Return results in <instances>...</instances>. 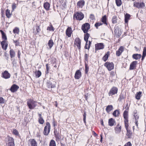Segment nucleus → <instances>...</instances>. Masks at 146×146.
Instances as JSON below:
<instances>
[{"instance_id":"nucleus-1","label":"nucleus","mask_w":146,"mask_h":146,"mask_svg":"<svg viewBox=\"0 0 146 146\" xmlns=\"http://www.w3.org/2000/svg\"><path fill=\"white\" fill-rule=\"evenodd\" d=\"M123 116L124 119V122L125 126L127 131V133L126 134L127 138H130L132 136V133L131 131L129 130L128 128L129 127L128 119V111L126 110H125L123 113Z\"/></svg>"},{"instance_id":"nucleus-2","label":"nucleus","mask_w":146,"mask_h":146,"mask_svg":"<svg viewBox=\"0 0 146 146\" xmlns=\"http://www.w3.org/2000/svg\"><path fill=\"white\" fill-rule=\"evenodd\" d=\"M29 108L31 110L34 109L37 106V102L31 99L28 100L27 102Z\"/></svg>"},{"instance_id":"nucleus-3","label":"nucleus","mask_w":146,"mask_h":146,"mask_svg":"<svg viewBox=\"0 0 146 146\" xmlns=\"http://www.w3.org/2000/svg\"><path fill=\"white\" fill-rule=\"evenodd\" d=\"M84 15L83 13L81 12H76L75 13L73 16V19L78 20L79 21L82 20L84 18Z\"/></svg>"},{"instance_id":"nucleus-4","label":"nucleus","mask_w":146,"mask_h":146,"mask_svg":"<svg viewBox=\"0 0 146 146\" xmlns=\"http://www.w3.org/2000/svg\"><path fill=\"white\" fill-rule=\"evenodd\" d=\"M50 129V123L47 122L46 123V126L44 127V130L43 132L44 134L45 135H47L49 133Z\"/></svg>"},{"instance_id":"nucleus-5","label":"nucleus","mask_w":146,"mask_h":146,"mask_svg":"<svg viewBox=\"0 0 146 146\" xmlns=\"http://www.w3.org/2000/svg\"><path fill=\"white\" fill-rule=\"evenodd\" d=\"M90 25L88 23H86L83 24L82 27V30L84 33L87 32L90 29Z\"/></svg>"},{"instance_id":"nucleus-6","label":"nucleus","mask_w":146,"mask_h":146,"mask_svg":"<svg viewBox=\"0 0 146 146\" xmlns=\"http://www.w3.org/2000/svg\"><path fill=\"white\" fill-rule=\"evenodd\" d=\"M104 65L109 71L111 70L114 68V65L113 62L110 63L107 62L105 63Z\"/></svg>"},{"instance_id":"nucleus-7","label":"nucleus","mask_w":146,"mask_h":146,"mask_svg":"<svg viewBox=\"0 0 146 146\" xmlns=\"http://www.w3.org/2000/svg\"><path fill=\"white\" fill-rule=\"evenodd\" d=\"M133 6L137 8H139L144 7L145 6L144 3H139L137 2H135L134 3Z\"/></svg>"},{"instance_id":"nucleus-8","label":"nucleus","mask_w":146,"mask_h":146,"mask_svg":"<svg viewBox=\"0 0 146 146\" xmlns=\"http://www.w3.org/2000/svg\"><path fill=\"white\" fill-rule=\"evenodd\" d=\"M19 88V86L15 84H13L11 87L10 90L11 92L14 93L16 92Z\"/></svg>"},{"instance_id":"nucleus-9","label":"nucleus","mask_w":146,"mask_h":146,"mask_svg":"<svg viewBox=\"0 0 146 146\" xmlns=\"http://www.w3.org/2000/svg\"><path fill=\"white\" fill-rule=\"evenodd\" d=\"M117 88L116 87H113L110 90L109 93V95L112 96L116 94L117 92Z\"/></svg>"},{"instance_id":"nucleus-10","label":"nucleus","mask_w":146,"mask_h":146,"mask_svg":"<svg viewBox=\"0 0 146 146\" xmlns=\"http://www.w3.org/2000/svg\"><path fill=\"white\" fill-rule=\"evenodd\" d=\"M95 50H96L102 49L104 48V45L103 43H99L95 44Z\"/></svg>"},{"instance_id":"nucleus-11","label":"nucleus","mask_w":146,"mask_h":146,"mask_svg":"<svg viewBox=\"0 0 146 146\" xmlns=\"http://www.w3.org/2000/svg\"><path fill=\"white\" fill-rule=\"evenodd\" d=\"M74 44L79 49L81 48V40L79 38H76L74 42Z\"/></svg>"},{"instance_id":"nucleus-12","label":"nucleus","mask_w":146,"mask_h":146,"mask_svg":"<svg viewBox=\"0 0 146 146\" xmlns=\"http://www.w3.org/2000/svg\"><path fill=\"white\" fill-rule=\"evenodd\" d=\"M82 76V73L80 70H77L75 72L74 78L76 79H78Z\"/></svg>"},{"instance_id":"nucleus-13","label":"nucleus","mask_w":146,"mask_h":146,"mask_svg":"<svg viewBox=\"0 0 146 146\" xmlns=\"http://www.w3.org/2000/svg\"><path fill=\"white\" fill-rule=\"evenodd\" d=\"M2 77L5 79L9 78L11 76L10 74L7 70L5 71L2 73Z\"/></svg>"},{"instance_id":"nucleus-14","label":"nucleus","mask_w":146,"mask_h":146,"mask_svg":"<svg viewBox=\"0 0 146 146\" xmlns=\"http://www.w3.org/2000/svg\"><path fill=\"white\" fill-rule=\"evenodd\" d=\"M2 48L6 50L8 46L7 42L5 40H3L1 42Z\"/></svg>"},{"instance_id":"nucleus-15","label":"nucleus","mask_w":146,"mask_h":146,"mask_svg":"<svg viewBox=\"0 0 146 146\" xmlns=\"http://www.w3.org/2000/svg\"><path fill=\"white\" fill-rule=\"evenodd\" d=\"M134 116L135 119V121L134 123H135V124L137 128H138V122L139 119V116L138 115L137 113H134Z\"/></svg>"},{"instance_id":"nucleus-16","label":"nucleus","mask_w":146,"mask_h":146,"mask_svg":"<svg viewBox=\"0 0 146 146\" xmlns=\"http://www.w3.org/2000/svg\"><path fill=\"white\" fill-rule=\"evenodd\" d=\"M137 63V61H136L133 62L131 64L130 66L129 70H132L135 69L136 67V64Z\"/></svg>"},{"instance_id":"nucleus-17","label":"nucleus","mask_w":146,"mask_h":146,"mask_svg":"<svg viewBox=\"0 0 146 146\" xmlns=\"http://www.w3.org/2000/svg\"><path fill=\"white\" fill-rule=\"evenodd\" d=\"M85 2L84 0H80L77 3V5L78 8H82L84 5Z\"/></svg>"},{"instance_id":"nucleus-18","label":"nucleus","mask_w":146,"mask_h":146,"mask_svg":"<svg viewBox=\"0 0 146 146\" xmlns=\"http://www.w3.org/2000/svg\"><path fill=\"white\" fill-rule=\"evenodd\" d=\"M123 51V47L122 46H121L118 50L116 51V55L118 56H119Z\"/></svg>"},{"instance_id":"nucleus-19","label":"nucleus","mask_w":146,"mask_h":146,"mask_svg":"<svg viewBox=\"0 0 146 146\" xmlns=\"http://www.w3.org/2000/svg\"><path fill=\"white\" fill-rule=\"evenodd\" d=\"M72 33V28L68 27L66 31V34L68 37H70Z\"/></svg>"},{"instance_id":"nucleus-20","label":"nucleus","mask_w":146,"mask_h":146,"mask_svg":"<svg viewBox=\"0 0 146 146\" xmlns=\"http://www.w3.org/2000/svg\"><path fill=\"white\" fill-rule=\"evenodd\" d=\"M43 6L46 11H48L50 9V4L48 2H46L44 4Z\"/></svg>"},{"instance_id":"nucleus-21","label":"nucleus","mask_w":146,"mask_h":146,"mask_svg":"<svg viewBox=\"0 0 146 146\" xmlns=\"http://www.w3.org/2000/svg\"><path fill=\"white\" fill-rule=\"evenodd\" d=\"M115 129L116 133H119L121 132V126H119V124H118L117 127H115Z\"/></svg>"},{"instance_id":"nucleus-22","label":"nucleus","mask_w":146,"mask_h":146,"mask_svg":"<svg viewBox=\"0 0 146 146\" xmlns=\"http://www.w3.org/2000/svg\"><path fill=\"white\" fill-rule=\"evenodd\" d=\"M115 123V120L112 118H111L109 119L108 121V124L109 125L111 126H113L114 125Z\"/></svg>"},{"instance_id":"nucleus-23","label":"nucleus","mask_w":146,"mask_h":146,"mask_svg":"<svg viewBox=\"0 0 146 146\" xmlns=\"http://www.w3.org/2000/svg\"><path fill=\"white\" fill-rule=\"evenodd\" d=\"M29 142L31 146H37V143L34 139H30Z\"/></svg>"},{"instance_id":"nucleus-24","label":"nucleus","mask_w":146,"mask_h":146,"mask_svg":"<svg viewBox=\"0 0 146 146\" xmlns=\"http://www.w3.org/2000/svg\"><path fill=\"white\" fill-rule=\"evenodd\" d=\"M141 56V54H134L132 56L133 58L135 60L140 59Z\"/></svg>"},{"instance_id":"nucleus-25","label":"nucleus","mask_w":146,"mask_h":146,"mask_svg":"<svg viewBox=\"0 0 146 146\" xmlns=\"http://www.w3.org/2000/svg\"><path fill=\"white\" fill-rule=\"evenodd\" d=\"M38 116L39 118H38V121L39 123L41 124H43L44 123V121L42 117L41 114H39Z\"/></svg>"},{"instance_id":"nucleus-26","label":"nucleus","mask_w":146,"mask_h":146,"mask_svg":"<svg viewBox=\"0 0 146 146\" xmlns=\"http://www.w3.org/2000/svg\"><path fill=\"white\" fill-rule=\"evenodd\" d=\"M113 106L111 105H109L107 106V107L106 110V111L108 113H110V111L113 110Z\"/></svg>"},{"instance_id":"nucleus-27","label":"nucleus","mask_w":146,"mask_h":146,"mask_svg":"<svg viewBox=\"0 0 146 146\" xmlns=\"http://www.w3.org/2000/svg\"><path fill=\"white\" fill-rule=\"evenodd\" d=\"M110 55V52L108 51L106 53L103 57L102 59L103 60L106 62L108 59L109 56Z\"/></svg>"},{"instance_id":"nucleus-28","label":"nucleus","mask_w":146,"mask_h":146,"mask_svg":"<svg viewBox=\"0 0 146 146\" xmlns=\"http://www.w3.org/2000/svg\"><path fill=\"white\" fill-rule=\"evenodd\" d=\"M54 133L55 137L56 138V140H59L60 138L59 136L58 133L57 132L56 130H55L54 131Z\"/></svg>"},{"instance_id":"nucleus-29","label":"nucleus","mask_w":146,"mask_h":146,"mask_svg":"<svg viewBox=\"0 0 146 146\" xmlns=\"http://www.w3.org/2000/svg\"><path fill=\"white\" fill-rule=\"evenodd\" d=\"M7 139V142H8V143L14 142V139L13 138L9 136H7L6 138Z\"/></svg>"},{"instance_id":"nucleus-30","label":"nucleus","mask_w":146,"mask_h":146,"mask_svg":"<svg viewBox=\"0 0 146 146\" xmlns=\"http://www.w3.org/2000/svg\"><path fill=\"white\" fill-rule=\"evenodd\" d=\"M47 86L48 88H54L55 87V85H52L50 82H48L46 83Z\"/></svg>"},{"instance_id":"nucleus-31","label":"nucleus","mask_w":146,"mask_h":146,"mask_svg":"<svg viewBox=\"0 0 146 146\" xmlns=\"http://www.w3.org/2000/svg\"><path fill=\"white\" fill-rule=\"evenodd\" d=\"M119 114L120 111L117 110H115L113 113V115L115 117L118 116Z\"/></svg>"},{"instance_id":"nucleus-32","label":"nucleus","mask_w":146,"mask_h":146,"mask_svg":"<svg viewBox=\"0 0 146 146\" xmlns=\"http://www.w3.org/2000/svg\"><path fill=\"white\" fill-rule=\"evenodd\" d=\"M142 92H138L137 93L136 95L135 96V98L137 100H139L140 98V97L141 96V94Z\"/></svg>"},{"instance_id":"nucleus-33","label":"nucleus","mask_w":146,"mask_h":146,"mask_svg":"<svg viewBox=\"0 0 146 146\" xmlns=\"http://www.w3.org/2000/svg\"><path fill=\"white\" fill-rule=\"evenodd\" d=\"M10 55L11 58H12L13 57H14L15 56V51L13 50V49H11L10 52Z\"/></svg>"},{"instance_id":"nucleus-34","label":"nucleus","mask_w":146,"mask_h":146,"mask_svg":"<svg viewBox=\"0 0 146 146\" xmlns=\"http://www.w3.org/2000/svg\"><path fill=\"white\" fill-rule=\"evenodd\" d=\"M86 34L84 35V40L86 42V43H88V39L90 36V35L87 33H86Z\"/></svg>"},{"instance_id":"nucleus-35","label":"nucleus","mask_w":146,"mask_h":146,"mask_svg":"<svg viewBox=\"0 0 146 146\" xmlns=\"http://www.w3.org/2000/svg\"><path fill=\"white\" fill-rule=\"evenodd\" d=\"M54 44L53 40L51 39L49 40L48 43V45L49 46L50 48H51Z\"/></svg>"},{"instance_id":"nucleus-36","label":"nucleus","mask_w":146,"mask_h":146,"mask_svg":"<svg viewBox=\"0 0 146 146\" xmlns=\"http://www.w3.org/2000/svg\"><path fill=\"white\" fill-rule=\"evenodd\" d=\"M0 32L2 34V39L6 41L7 40V38L5 33L2 30H1Z\"/></svg>"},{"instance_id":"nucleus-37","label":"nucleus","mask_w":146,"mask_h":146,"mask_svg":"<svg viewBox=\"0 0 146 146\" xmlns=\"http://www.w3.org/2000/svg\"><path fill=\"white\" fill-rule=\"evenodd\" d=\"M106 20H107V18L106 15H104V16H103L101 20V21L104 24H106V25H107V24L106 23Z\"/></svg>"},{"instance_id":"nucleus-38","label":"nucleus","mask_w":146,"mask_h":146,"mask_svg":"<svg viewBox=\"0 0 146 146\" xmlns=\"http://www.w3.org/2000/svg\"><path fill=\"white\" fill-rule=\"evenodd\" d=\"M35 76L36 78H38L41 75V73L40 70H38L35 72Z\"/></svg>"},{"instance_id":"nucleus-39","label":"nucleus","mask_w":146,"mask_h":146,"mask_svg":"<svg viewBox=\"0 0 146 146\" xmlns=\"http://www.w3.org/2000/svg\"><path fill=\"white\" fill-rule=\"evenodd\" d=\"M6 15L8 18H10L11 16V14L10 13V11L8 9H7L5 12Z\"/></svg>"},{"instance_id":"nucleus-40","label":"nucleus","mask_w":146,"mask_h":146,"mask_svg":"<svg viewBox=\"0 0 146 146\" xmlns=\"http://www.w3.org/2000/svg\"><path fill=\"white\" fill-rule=\"evenodd\" d=\"M130 17V15L128 14L127 13L125 15V23H127L128 22V20L129 19Z\"/></svg>"},{"instance_id":"nucleus-41","label":"nucleus","mask_w":146,"mask_h":146,"mask_svg":"<svg viewBox=\"0 0 146 146\" xmlns=\"http://www.w3.org/2000/svg\"><path fill=\"white\" fill-rule=\"evenodd\" d=\"M19 29L17 27L15 28L13 30V33L15 35H16L17 34H19Z\"/></svg>"},{"instance_id":"nucleus-42","label":"nucleus","mask_w":146,"mask_h":146,"mask_svg":"<svg viewBox=\"0 0 146 146\" xmlns=\"http://www.w3.org/2000/svg\"><path fill=\"white\" fill-rule=\"evenodd\" d=\"M49 146H56L55 141L53 140H51L49 143Z\"/></svg>"},{"instance_id":"nucleus-43","label":"nucleus","mask_w":146,"mask_h":146,"mask_svg":"<svg viewBox=\"0 0 146 146\" xmlns=\"http://www.w3.org/2000/svg\"><path fill=\"white\" fill-rule=\"evenodd\" d=\"M115 3L117 5L118 7L120 6L122 4L121 0H115Z\"/></svg>"},{"instance_id":"nucleus-44","label":"nucleus","mask_w":146,"mask_h":146,"mask_svg":"<svg viewBox=\"0 0 146 146\" xmlns=\"http://www.w3.org/2000/svg\"><path fill=\"white\" fill-rule=\"evenodd\" d=\"M89 68L88 65L86 63L85 64V73L86 74H87L89 71Z\"/></svg>"},{"instance_id":"nucleus-45","label":"nucleus","mask_w":146,"mask_h":146,"mask_svg":"<svg viewBox=\"0 0 146 146\" xmlns=\"http://www.w3.org/2000/svg\"><path fill=\"white\" fill-rule=\"evenodd\" d=\"M117 17L115 16H113L112 19V23H116L117 22Z\"/></svg>"},{"instance_id":"nucleus-46","label":"nucleus","mask_w":146,"mask_h":146,"mask_svg":"<svg viewBox=\"0 0 146 146\" xmlns=\"http://www.w3.org/2000/svg\"><path fill=\"white\" fill-rule=\"evenodd\" d=\"M124 96H123L122 94L121 93L119 96V97L118 99V100L119 102H121V100L124 99Z\"/></svg>"},{"instance_id":"nucleus-47","label":"nucleus","mask_w":146,"mask_h":146,"mask_svg":"<svg viewBox=\"0 0 146 146\" xmlns=\"http://www.w3.org/2000/svg\"><path fill=\"white\" fill-rule=\"evenodd\" d=\"M46 70L45 71V73L46 74H48L49 73L48 71L50 69V67L48 66V64H46Z\"/></svg>"},{"instance_id":"nucleus-48","label":"nucleus","mask_w":146,"mask_h":146,"mask_svg":"<svg viewBox=\"0 0 146 146\" xmlns=\"http://www.w3.org/2000/svg\"><path fill=\"white\" fill-rule=\"evenodd\" d=\"M102 25V23H96L95 24V26L96 27V29H98V27Z\"/></svg>"},{"instance_id":"nucleus-49","label":"nucleus","mask_w":146,"mask_h":146,"mask_svg":"<svg viewBox=\"0 0 146 146\" xmlns=\"http://www.w3.org/2000/svg\"><path fill=\"white\" fill-rule=\"evenodd\" d=\"M40 31V27L38 25H36V33H39Z\"/></svg>"},{"instance_id":"nucleus-50","label":"nucleus","mask_w":146,"mask_h":146,"mask_svg":"<svg viewBox=\"0 0 146 146\" xmlns=\"http://www.w3.org/2000/svg\"><path fill=\"white\" fill-rule=\"evenodd\" d=\"M47 29L50 31H54L53 27L52 25H50V27H48Z\"/></svg>"},{"instance_id":"nucleus-51","label":"nucleus","mask_w":146,"mask_h":146,"mask_svg":"<svg viewBox=\"0 0 146 146\" xmlns=\"http://www.w3.org/2000/svg\"><path fill=\"white\" fill-rule=\"evenodd\" d=\"M145 56L146 55V47H145L144 48L143 50V55Z\"/></svg>"},{"instance_id":"nucleus-52","label":"nucleus","mask_w":146,"mask_h":146,"mask_svg":"<svg viewBox=\"0 0 146 146\" xmlns=\"http://www.w3.org/2000/svg\"><path fill=\"white\" fill-rule=\"evenodd\" d=\"M13 134L16 135H19V132L18 131L15 129L13 130Z\"/></svg>"},{"instance_id":"nucleus-53","label":"nucleus","mask_w":146,"mask_h":146,"mask_svg":"<svg viewBox=\"0 0 146 146\" xmlns=\"http://www.w3.org/2000/svg\"><path fill=\"white\" fill-rule=\"evenodd\" d=\"M13 42L15 44L16 46H18L19 45V40H13Z\"/></svg>"},{"instance_id":"nucleus-54","label":"nucleus","mask_w":146,"mask_h":146,"mask_svg":"<svg viewBox=\"0 0 146 146\" xmlns=\"http://www.w3.org/2000/svg\"><path fill=\"white\" fill-rule=\"evenodd\" d=\"M7 146H15V145L14 142H12L8 143L7 144Z\"/></svg>"},{"instance_id":"nucleus-55","label":"nucleus","mask_w":146,"mask_h":146,"mask_svg":"<svg viewBox=\"0 0 146 146\" xmlns=\"http://www.w3.org/2000/svg\"><path fill=\"white\" fill-rule=\"evenodd\" d=\"M86 113L85 112L83 114V121L84 123H86Z\"/></svg>"},{"instance_id":"nucleus-56","label":"nucleus","mask_w":146,"mask_h":146,"mask_svg":"<svg viewBox=\"0 0 146 146\" xmlns=\"http://www.w3.org/2000/svg\"><path fill=\"white\" fill-rule=\"evenodd\" d=\"M124 146H132V144L130 142H128L125 144Z\"/></svg>"},{"instance_id":"nucleus-57","label":"nucleus","mask_w":146,"mask_h":146,"mask_svg":"<svg viewBox=\"0 0 146 146\" xmlns=\"http://www.w3.org/2000/svg\"><path fill=\"white\" fill-rule=\"evenodd\" d=\"M4 100L3 98L0 97V103H4Z\"/></svg>"},{"instance_id":"nucleus-58","label":"nucleus","mask_w":146,"mask_h":146,"mask_svg":"<svg viewBox=\"0 0 146 146\" xmlns=\"http://www.w3.org/2000/svg\"><path fill=\"white\" fill-rule=\"evenodd\" d=\"M88 55L87 54H86L84 56V58H85V59L86 61L88 60Z\"/></svg>"},{"instance_id":"nucleus-59","label":"nucleus","mask_w":146,"mask_h":146,"mask_svg":"<svg viewBox=\"0 0 146 146\" xmlns=\"http://www.w3.org/2000/svg\"><path fill=\"white\" fill-rule=\"evenodd\" d=\"M16 7V4L15 3H13L12 5V9L14 10Z\"/></svg>"},{"instance_id":"nucleus-60","label":"nucleus","mask_w":146,"mask_h":146,"mask_svg":"<svg viewBox=\"0 0 146 146\" xmlns=\"http://www.w3.org/2000/svg\"><path fill=\"white\" fill-rule=\"evenodd\" d=\"M21 52L19 50L18 52V58H20V56L21 55Z\"/></svg>"},{"instance_id":"nucleus-61","label":"nucleus","mask_w":146,"mask_h":146,"mask_svg":"<svg viewBox=\"0 0 146 146\" xmlns=\"http://www.w3.org/2000/svg\"><path fill=\"white\" fill-rule=\"evenodd\" d=\"M56 62V59H53L52 60V64H53L52 65H53V64L54 63H55Z\"/></svg>"},{"instance_id":"nucleus-62","label":"nucleus","mask_w":146,"mask_h":146,"mask_svg":"<svg viewBox=\"0 0 146 146\" xmlns=\"http://www.w3.org/2000/svg\"><path fill=\"white\" fill-rule=\"evenodd\" d=\"M90 18L92 20L94 19V15L91 14L90 16Z\"/></svg>"},{"instance_id":"nucleus-63","label":"nucleus","mask_w":146,"mask_h":146,"mask_svg":"<svg viewBox=\"0 0 146 146\" xmlns=\"http://www.w3.org/2000/svg\"><path fill=\"white\" fill-rule=\"evenodd\" d=\"M85 47V48L86 49H89V48H88V46L87 43H86H86Z\"/></svg>"},{"instance_id":"nucleus-64","label":"nucleus","mask_w":146,"mask_h":146,"mask_svg":"<svg viewBox=\"0 0 146 146\" xmlns=\"http://www.w3.org/2000/svg\"><path fill=\"white\" fill-rule=\"evenodd\" d=\"M125 108L126 109V110H128L129 108V107L128 106V104H127L126 106L125 107Z\"/></svg>"}]
</instances>
